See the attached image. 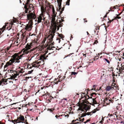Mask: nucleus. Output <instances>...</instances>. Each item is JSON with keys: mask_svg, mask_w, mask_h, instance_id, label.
<instances>
[{"mask_svg": "<svg viewBox=\"0 0 124 124\" xmlns=\"http://www.w3.org/2000/svg\"><path fill=\"white\" fill-rule=\"evenodd\" d=\"M21 53V52H19L18 53H15L11 56V59L9 61L7 62L6 65L4 66L5 68L7 67L8 66L12 65L13 63L15 62V63H18L20 61L19 59L25 56H24V54H22L20 55Z\"/></svg>", "mask_w": 124, "mask_h": 124, "instance_id": "nucleus-1", "label": "nucleus"}, {"mask_svg": "<svg viewBox=\"0 0 124 124\" xmlns=\"http://www.w3.org/2000/svg\"><path fill=\"white\" fill-rule=\"evenodd\" d=\"M55 30H53L51 32L50 34H49L48 36V38H49V41L47 45V49L49 50H52V51L51 52V53L54 52L55 50H59L60 49L62 48V47L58 48L57 49V48H55V47L53 46L54 45V42H53V38H54V36L55 35V30L56 29L53 27ZM51 53H49V54Z\"/></svg>", "mask_w": 124, "mask_h": 124, "instance_id": "nucleus-2", "label": "nucleus"}, {"mask_svg": "<svg viewBox=\"0 0 124 124\" xmlns=\"http://www.w3.org/2000/svg\"><path fill=\"white\" fill-rule=\"evenodd\" d=\"M42 4L43 3L42 2L39 3L40 6L41 7V13L37 17L38 19L37 23L41 22L42 20H43V22L45 20V18L44 17V14L46 11V8H44Z\"/></svg>", "mask_w": 124, "mask_h": 124, "instance_id": "nucleus-3", "label": "nucleus"}, {"mask_svg": "<svg viewBox=\"0 0 124 124\" xmlns=\"http://www.w3.org/2000/svg\"><path fill=\"white\" fill-rule=\"evenodd\" d=\"M16 70L17 71H14L13 70H11L10 72H11V74L10 75V79H14L17 76H20L22 75V74L24 72L23 69H22L19 67Z\"/></svg>", "mask_w": 124, "mask_h": 124, "instance_id": "nucleus-4", "label": "nucleus"}, {"mask_svg": "<svg viewBox=\"0 0 124 124\" xmlns=\"http://www.w3.org/2000/svg\"><path fill=\"white\" fill-rule=\"evenodd\" d=\"M89 103L88 101H83V102L79 104L78 106L79 108H78V110H81L82 111H84L85 112H86L90 108L91 106L88 105L85 103Z\"/></svg>", "mask_w": 124, "mask_h": 124, "instance_id": "nucleus-5", "label": "nucleus"}, {"mask_svg": "<svg viewBox=\"0 0 124 124\" xmlns=\"http://www.w3.org/2000/svg\"><path fill=\"white\" fill-rule=\"evenodd\" d=\"M56 14L57 13L56 12L54 13V14L53 13H52V19L51 21V25L53 27H54L55 29H56V28L57 27V30H58L59 29V27H58L59 23L57 22H56V21H55V17L56 16Z\"/></svg>", "mask_w": 124, "mask_h": 124, "instance_id": "nucleus-6", "label": "nucleus"}, {"mask_svg": "<svg viewBox=\"0 0 124 124\" xmlns=\"http://www.w3.org/2000/svg\"><path fill=\"white\" fill-rule=\"evenodd\" d=\"M27 19L29 20V22L33 23V20L34 19L36 18V15L35 13L29 12V13L27 15Z\"/></svg>", "mask_w": 124, "mask_h": 124, "instance_id": "nucleus-7", "label": "nucleus"}, {"mask_svg": "<svg viewBox=\"0 0 124 124\" xmlns=\"http://www.w3.org/2000/svg\"><path fill=\"white\" fill-rule=\"evenodd\" d=\"M32 46L30 43L29 44L28 43L26 45L25 48L23 49L24 51H23V54H24V55L25 54H28L29 52H31L32 51V50H30V49Z\"/></svg>", "mask_w": 124, "mask_h": 124, "instance_id": "nucleus-8", "label": "nucleus"}, {"mask_svg": "<svg viewBox=\"0 0 124 124\" xmlns=\"http://www.w3.org/2000/svg\"><path fill=\"white\" fill-rule=\"evenodd\" d=\"M13 23H14L13 22H11V23H6L5 25L2 28L0 29V34H1L4 31L6 26L7 25V24H9V27L8 26L7 27V29L8 30H9L12 28V26L13 24Z\"/></svg>", "mask_w": 124, "mask_h": 124, "instance_id": "nucleus-9", "label": "nucleus"}, {"mask_svg": "<svg viewBox=\"0 0 124 124\" xmlns=\"http://www.w3.org/2000/svg\"><path fill=\"white\" fill-rule=\"evenodd\" d=\"M47 6L48 7V9L46 12L47 15H48L49 16L50 15H49V12L50 11V9H52V13H55V11L54 9L53 6L52 5H51L49 3H48V5Z\"/></svg>", "mask_w": 124, "mask_h": 124, "instance_id": "nucleus-10", "label": "nucleus"}, {"mask_svg": "<svg viewBox=\"0 0 124 124\" xmlns=\"http://www.w3.org/2000/svg\"><path fill=\"white\" fill-rule=\"evenodd\" d=\"M28 33L26 31H25L24 33H23L21 36L22 41H26L27 39V36L28 35Z\"/></svg>", "mask_w": 124, "mask_h": 124, "instance_id": "nucleus-11", "label": "nucleus"}, {"mask_svg": "<svg viewBox=\"0 0 124 124\" xmlns=\"http://www.w3.org/2000/svg\"><path fill=\"white\" fill-rule=\"evenodd\" d=\"M33 24V23L29 22L28 24H27L25 26V29L26 31H30L31 30L32 28V26Z\"/></svg>", "mask_w": 124, "mask_h": 124, "instance_id": "nucleus-12", "label": "nucleus"}, {"mask_svg": "<svg viewBox=\"0 0 124 124\" xmlns=\"http://www.w3.org/2000/svg\"><path fill=\"white\" fill-rule=\"evenodd\" d=\"M104 101L107 104H110V102L113 103L114 102V100L111 98L107 97L104 100Z\"/></svg>", "mask_w": 124, "mask_h": 124, "instance_id": "nucleus-13", "label": "nucleus"}, {"mask_svg": "<svg viewBox=\"0 0 124 124\" xmlns=\"http://www.w3.org/2000/svg\"><path fill=\"white\" fill-rule=\"evenodd\" d=\"M70 0H68L66 2V3L65 4H64L63 5V8H61L60 10L59 9V11H60V14L59 15L61 14L62 13V11H63L64 9L65 6L66 5H68V6L70 5Z\"/></svg>", "mask_w": 124, "mask_h": 124, "instance_id": "nucleus-14", "label": "nucleus"}, {"mask_svg": "<svg viewBox=\"0 0 124 124\" xmlns=\"http://www.w3.org/2000/svg\"><path fill=\"white\" fill-rule=\"evenodd\" d=\"M18 122H16V123H20V122L23 123V122L22 121H24V118L23 116H22L21 115L19 117H18L17 118Z\"/></svg>", "mask_w": 124, "mask_h": 124, "instance_id": "nucleus-15", "label": "nucleus"}, {"mask_svg": "<svg viewBox=\"0 0 124 124\" xmlns=\"http://www.w3.org/2000/svg\"><path fill=\"white\" fill-rule=\"evenodd\" d=\"M114 86H113V85H112L111 86H107L106 87L105 89L107 91H109L111 90H112L114 89Z\"/></svg>", "mask_w": 124, "mask_h": 124, "instance_id": "nucleus-16", "label": "nucleus"}, {"mask_svg": "<svg viewBox=\"0 0 124 124\" xmlns=\"http://www.w3.org/2000/svg\"><path fill=\"white\" fill-rule=\"evenodd\" d=\"M8 80H5V79L3 78L0 81V85H6L7 84Z\"/></svg>", "mask_w": 124, "mask_h": 124, "instance_id": "nucleus-17", "label": "nucleus"}, {"mask_svg": "<svg viewBox=\"0 0 124 124\" xmlns=\"http://www.w3.org/2000/svg\"><path fill=\"white\" fill-rule=\"evenodd\" d=\"M121 67L120 68V67H119V74H120L122 73V72H124V65L123 64L122 66V64H121Z\"/></svg>", "mask_w": 124, "mask_h": 124, "instance_id": "nucleus-18", "label": "nucleus"}, {"mask_svg": "<svg viewBox=\"0 0 124 124\" xmlns=\"http://www.w3.org/2000/svg\"><path fill=\"white\" fill-rule=\"evenodd\" d=\"M56 93L55 92H53L52 93L51 95L52 98H53L54 99V98L56 99L58 98L57 97V95H56Z\"/></svg>", "mask_w": 124, "mask_h": 124, "instance_id": "nucleus-19", "label": "nucleus"}, {"mask_svg": "<svg viewBox=\"0 0 124 124\" xmlns=\"http://www.w3.org/2000/svg\"><path fill=\"white\" fill-rule=\"evenodd\" d=\"M40 62H34V63H33L32 64V66L33 67H39V65L38 64Z\"/></svg>", "mask_w": 124, "mask_h": 124, "instance_id": "nucleus-20", "label": "nucleus"}, {"mask_svg": "<svg viewBox=\"0 0 124 124\" xmlns=\"http://www.w3.org/2000/svg\"><path fill=\"white\" fill-rule=\"evenodd\" d=\"M46 53H45L42 55H41L40 56V60L43 61L44 60H45L46 59L47 56L46 57Z\"/></svg>", "mask_w": 124, "mask_h": 124, "instance_id": "nucleus-21", "label": "nucleus"}, {"mask_svg": "<svg viewBox=\"0 0 124 124\" xmlns=\"http://www.w3.org/2000/svg\"><path fill=\"white\" fill-rule=\"evenodd\" d=\"M62 1V0H57V2L58 5V8L60 10L61 8V4Z\"/></svg>", "mask_w": 124, "mask_h": 124, "instance_id": "nucleus-22", "label": "nucleus"}, {"mask_svg": "<svg viewBox=\"0 0 124 124\" xmlns=\"http://www.w3.org/2000/svg\"><path fill=\"white\" fill-rule=\"evenodd\" d=\"M93 100V103L92 104L90 103V105H94V104H96L97 103V102L96 100V98L92 99Z\"/></svg>", "mask_w": 124, "mask_h": 124, "instance_id": "nucleus-23", "label": "nucleus"}, {"mask_svg": "<svg viewBox=\"0 0 124 124\" xmlns=\"http://www.w3.org/2000/svg\"><path fill=\"white\" fill-rule=\"evenodd\" d=\"M54 83L55 84H57L59 82L58 78H55L54 81Z\"/></svg>", "mask_w": 124, "mask_h": 124, "instance_id": "nucleus-24", "label": "nucleus"}, {"mask_svg": "<svg viewBox=\"0 0 124 124\" xmlns=\"http://www.w3.org/2000/svg\"><path fill=\"white\" fill-rule=\"evenodd\" d=\"M37 43V42L34 40L32 41L30 43L32 46L35 45Z\"/></svg>", "mask_w": 124, "mask_h": 124, "instance_id": "nucleus-25", "label": "nucleus"}, {"mask_svg": "<svg viewBox=\"0 0 124 124\" xmlns=\"http://www.w3.org/2000/svg\"><path fill=\"white\" fill-rule=\"evenodd\" d=\"M24 7L25 9V10L24 11V12H23V13H27L28 12V9L27 8V6H26V5H25Z\"/></svg>", "mask_w": 124, "mask_h": 124, "instance_id": "nucleus-26", "label": "nucleus"}, {"mask_svg": "<svg viewBox=\"0 0 124 124\" xmlns=\"http://www.w3.org/2000/svg\"><path fill=\"white\" fill-rule=\"evenodd\" d=\"M84 97H85V101H87V100L88 99H89V98H92V97H90L89 95H87V97L85 96H84Z\"/></svg>", "mask_w": 124, "mask_h": 124, "instance_id": "nucleus-27", "label": "nucleus"}, {"mask_svg": "<svg viewBox=\"0 0 124 124\" xmlns=\"http://www.w3.org/2000/svg\"><path fill=\"white\" fill-rule=\"evenodd\" d=\"M78 73V72H71V73L70 75V76H72L73 75H76Z\"/></svg>", "mask_w": 124, "mask_h": 124, "instance_id": "nucleus-28", "label": "nucleus"}, {"mask_svg": "<svg viewBox=\"0 0 124 124\" xmlns=\"http://www.w3.org/2000/svg\"><path fill=\"white\" fill-rule=\"evenodd\" d=\"M86 113L85 112L84 113H83L81 114V115L80 116V117H84L86 115H87Z\"/></svg>", "mask_w": 124, "mask_h": 124, "instance_id": "nucleus-29", "label": "nucleus"}, {"mask_svg": "<svg viewBox=\"0 0 124 124\" xmlns=\"http://www.w3.org/2000/svg\"><path fill=\"white\" fill-rule=\"evenodd\" d=\"M8 50H7V49H6L5 50H4V51H5V53H6V56H8V57H9L10 56L8 55V54H7L8 53H7V52H8Z\"/></svg>", "mask_w": 124, "mask_h": 124, "instance_id": "nucleus-30", "label": "nucleus"}, {"mask_svg": "<svg viewBox=\"0 0 124 124\" xmlns=\"http://www.w3.org/2000/svg\"><path fill=\"white\" fill-rule=\"evenodd\" d=\"M76 121H77V120H72V123L71 124H78L79 123V122H77L75 123H74V122H76Z\"/></svg>", "mask_w": 124, "mask_h": 124, "instance_id": "nucleus-31", "label": "nucleus"}, {"mask_svg": "<svg viewBox=\"0 0 124 124\" xmlns=\"http://www.w3.org/2000/svg\"><path fill=\"white\" fill-rule=\"evenodd\" d=\"M58 78L59 82L61 81L62 80V77L59 76Z\"/></svg>", "mask_w": 124, "mask_h": 124, "instance_id": "nucleus-32", "label": "nucleus"}, {"mask_svg": "<svg viewBox=\"0 0 124 124\" xmlns=\"http://www.w3.org/2000/svg\"><path fill=\"white\" fill-rule=\"evenodd\" d=\"M58 36L62 39L63 38L64 36L62 34H59Z\"/></svg>", "mask_w": 124, "mask_h": 124, "instance_id": "nucleus-33", "label": "nucleus"}, {"mask_svg": "<svg viewBox=\"0 0 124 124\" xmlns=\"http://www.w3.org/2000/svg\"><path fill=\"white\" fill-rule=\"evenodd\" d=\"M93 113H92V111L90 112H87L86 113L87 115H91Z\"/></svg>", "mask_w": 124, "mask_h": 124, "instance_id": "nucleus-34", "label": "nucleus"}, {"mask_svg": "<svg viewBox=\"0 0 124 124\" xmlns=\"http://www.w3.org/2000/svg\"><path fill=\"white\" fill-rule=\"evenodd\" d=\"M99 58L98 56H96L95 57H94L93 58L94 61L98 59Z\"/></svg>", "mask_w": 124, "mask_h": 124, "instance_id": "nucleus-35", "label": "nucleus"}, {"mask_svg": "<svg viewBox=\"0 0 124 124\" xmlns=\"http://www.w3.org/2000/svg\"><path fill=\"white\" fill-rule=\"evenodd\" d=\"M81 117L79 118V121L80 122H83V121L84 120V118H83L82 119H81Z\"/></svg>", "mask_w": 124, "mask_h": 124, "instance_id": "nucleus-36", "label": "nucleus"}, {"mask_svg": "<svg viewBox=\"0 0 124 124\" xmlns=\"http://www.w3.org/2000/svg\"><path fill=\"white\" fill-rule=\"evenodd\" d=\"M54 110V108H52L51 109H49L48 110H49L51 112H53V111Z\"/></svg>", "mask_w": 124, "mask_h": 124, "instance_id": "nucleus-37", "label": "nucleus"}, {"mask_svg": "<svg viewBox=\"0 0 124 124\" xmlns=\"http://www.w3.org/2000/svg\"><path fill=\"white\" fill-rule=\"evenodd\" d=\"M121 18V17L119 16H116V17H115L114 18L115 20H116L117 19H119Z\"/></svg>", "mask_w": 124, "mask_h": 124, "instance_id": "nucleus-38", "label": "nucleus"}, {"mask_svg": "<svg viewBox=\"0 0 124 124\" xmlns=\"http://www.w3.org/2000/svg\"><path fill=\"white\" fill-rule=\"evenodd\" d=\"M104 60H105V61H106V62H107L108 64L110 63V62L107 59L104 58Z\"/></svg>", "mask_w": 124, "mask_h": 124, "instance_id": "nucleus-39", "label": "nucleus"}, {"mask_svg": "<svg viewBox=\"0 0 124 124\" xmlns=\"http://www.w3.org/2000/svg\"><path fill=\"white\" fill-rule=\"evenodd\" d=\"M33 71V70H31V71H29L28 72L27 74H26L27 75V74H30Z\"/></svg>", "mask_w": 124, "mask_h": 124, "instance_id": "nucleus-40", "label": "nucleus"}, {"mask_svg": "<svg viewBox=\"0 0 124 124\" xmlns=\"http://www.w3.org/2000/svg\"><path fill=\"white\" fill-rule=\"evenodd\" d=\"M13 121H14V124H16L15 123H16V122H18L17 119H15L14 120H13Z\"/></svg>", "mask_w": 124, "mask_h": 124, "instance_id": "nucleus-41", "label": "nucleus"}, {"mask_svg": "<svg viewBox=\"0 0 124 124\" xmlns=\"http://www.w3.org/2000/svg\"><path fill=\"white\" fill-rule=\"evenodd\" d=\"M120 6H118L117 5H116L115 6H114L115 8V9L116 8H118Z\"/></svg>", "mask_w": 124, "mask_h": 124, "instance_id": "nucleus-42", "label": "nucleus"}, {"mask_svg": "<svg viewBox=\"0 0 124 124\" xmlns=\"http://www.w3.org/2000/svg\"><path fill=\"white\" fill-rule=\"evenodd\" d=\"M6 100V101L7 102H8H8H10L11 101H12V100L10 99H7V100Z\"/></svg>", "mask_w": 124, "mask_h": 124, "instance_id": "nucleus-43", "label": "nucleus"}, {"mask_svg": "<svg viewBox=\"0 0 124 124\" xmlns=\"http://www.w3.org/2000/svg\"><path fill=\"white\" fill-rule=\"evenodd\" d=\"M10 78H8L7 79H5V80H8V81H7V84H8L9 83H10V81H9V80H10Z\"/></svg>", "mask_w": 124, "mask_h": 124, "instance_id": "nucleus-44", "label": "nucleus"}, {"mask_svg": "<svg viewBox=\"0 0 124 124\" xmlns=\"http://www.w3.org/2000/svg\"><path fill=\"white\" fill-rule=\"evenodd\" d=\"M30 0H27V2L26 3V4H28L30 3Z\"/></svg>", "mask_w": 124, "mask_h": 124, "instance_id": "nucleus-45", "label": "nucleus"}, {"mask_svg": "<svg viewBox=\"0 0 124 124\" xmlns=\"http://www.w3.org/2000/svg\"><path fill=\"white\" fill-rule=\"evenodd\" d=\"M109 13V12H107L106 13V15H105V16H104V17H103V18H105L107 17V15Z\"/></svg>", "mask_w": 124, "mask_h": 124, "instance_id": "nucleus-46", "label": "nucleus"}, {"mask_svg": "<svg viewBox=\"0 0 124 124\" xmlns=\"http://www.w3.org/2000/svg\"><path fill=\"white\" fill-rule=\"evenodd\" d=\"M113 86H114V89H116V88L118 87V85L117 84H116V86H115L114 85H113Z\"/></svg>", "mask_w": 124, "mask_h": 124, "instance_id": "nucleus-47", "label": "nucleus"}, {"mask_svg": "<svg viewBox=\"0 0 124 124\" xmlns=\"http://www.w3.org/2000/svg\"><path fill=\"white\" fill-rule=\"evenodd\" d=\"M96 111H97L95 109H94L93 110L92 112L93 113H95L96 112Z\"/></svg>", "mask_w": 124, "mask_h": 124, "instance_id": "nucleus-48", "label": "nucleus"}, {"mask_svg": "<svg viewBox=\"0 0 124 124\" xmlns=\"http://www.w3.org/2000/svg\"><path fill=\"white\" fill-rule=\"evenodd\" d=\"M17 21V20L16 19H14L13 20V22L14 23H16Z\"/></svg>", "mask_w": 124, "mask_h": 124, "instance_id": "nucleus-49", "label": "nucleus"}, {"mask_svg": "<svg viewBox=\"0 0 124 124\" xmlns=\"http://www.w3.org/2000/svg\"><path fill=\"white\" fill-rule=\"evenodd\" d=\"M64 21V20L63 19H61V21H60V20L59 21V22L60 23L62 24V22H63Z\"/></svg>", "mask_w": 124, "mask_h": 124, "instance_id": "nucleus-50", "label": "nucleus"}, {"mask_svg": "<svg viewBox=\"0 0 124 124\" xmlns=\"http://www.w3.org/2000/svg\"><path fill=\"white\" fill-rule=\"evenodd\" d=\"M113 83H112V85H116V84H115V83H114V82H115V80H113Z\"/></svg>", "mask_w": 124, "mask_h": 124, "instance_id": "nucleus-51", "label": "nucleus"}, {"mask_svg": "<svg viewBox=\"0 0 124 124\" xmlns=\"http://www.w3.org/2000/svg\"><path fill=\"white\" fill-rule=\"evenodd\" d=\"M98 42L97 41V40H96L95 41V42H94L93 44H97L98 43Z\"/></svg>", "mask_w": 124, "mask_h": 124, "instance_id": "nucleus-52", "label": "nucleus"}, {"mask_svg": "<svg viewBox=\"0 0 124 124\" xmlns=\"http://www.w3.org/2000/svg\"><path fill=\"white\" fill-rule=\"evenodd\" d=\"M94 94H95V95H96V94L95 93H93L91 94V96H93Z\"/></svg>", "mask_w": 124, "mask_h": 124, "instance_id": "nucleus-53", "label": "nucleus"}, {"mask_svg": "<svg viewBox=\"0 0 124 124\" xmlns=\"http://www.w3.org/2000/svg\"><path fill=\"white\" fill-rule=\"evenodd\" d=\"M31 77H26L25 78V79L26 80H27L29 79L30 78H31Z\"/></svg>", "mask_w": 124, "mask_h": 124, "instance_id": "nucleus-54", "label": "nucleus"}, {"mask_svg": "<svg viewBox=\"0 0 124 124\" xmlns=\"http://www.w3.org/2000/svg\"><path fill=\"white\" fill-rule=\"evenodd\" d=\"M96 86L97 85H93V89H94V90H95V89L96 90V89H95L96 87Z\"/></svg>", "mask_w": 124, "mask_h": 124, "instance_id": "nucleus-55", "label": "nucleus"}, {"mask_svg": "<svg viewBox=\"0 0 124 124\" xmlns=\"http://www.w3.org/2000/svg\"><path fill=\"white\" fill-rule=\"evenodd\" d=\"M3 64V63H0V68H1L2 67Z\"/></svg>", "mask_w": 124, "mask_h": 124, "instance_id": "nucleus-56", "label": "nucleus"}, {"mask_svg": "<svg viewBox=\"0 0 124 124\" xmlns=\"http://www.w3.org/2000/svg\"><path fill=\"white\" fill-rule=\"evenodd\" d=\"M110 9H115V8H114V7H110Z\"/></svg>", "mask_w": 124, "mask_h": 124, "instance_id": "nucleus-57", "label": "nucleus"}, {"mask_svg": "<svg viewBox=\"0 0 124 124\" xmlns=\"http://www.w3.org/2000/svg\"><path fill=\"white\" fill-rule=\"evenodd\" d=\"M110 9V10H108V12H109H109L110 11H114V10H113L112 9Z\"/></svg>", "mask_w": 124, "mask_h": 124, "instance_id": "nucleus-58", "label": "nucleus"}, {"mask_svg": "<svg viewBox=\"0 0 124 124\" xmlns=\"http://www.w3.org/2000/svg\"><path fill=\"white\" fill-rule=\"evenodd\" d=\"M111 22V20H109V21L108 22V24H110Z\"/></svg>", "mask_w": 124, "mask_h": 124, "instance_id": "nucleus-59", "label": "nucleus"}, {"mask_svg": "<svg viewBox=\"0 0 124 124\" xmlns=\"http://www.w3.org/2000/svg\"><path fill=\"white\" fill-rule=\"evenodd\" d=\"M116 115L115 114H114L113 115L111 114V115H110L109 114L108 115V116L110 115V117L111 116H113V115Z\"/></svg>", "mask_w": 124, "mask_h": 124, "instance_id": "nucleus-60", "label": "nucleus"}, {"mask_svg": "<svg viewBox=\"0 0 124 124\" xmlns=\"http://www.w3.org/2000/svg\"><path fill=\"white\" fill-rule=\"evenodd\" d=\"M96 111H98L99 110V108H96L95 109Z\"/></svg>", "mask_w": 124, "mask_h": 124, "instance_id": "nucleus-61", "label": "nucleus"}, {"mask_svg": "<svg viewBox=\"0 0 124 124\" xmlns=\"http://www.w3.org/2000/svg\"><path fill=\"white\" fill-rule=\"evenodd\" d=\"M86 33H87V34L88 36V37H89L90 35V34L88 33V31H87Z\"/></svg>", "mask_w": 124, "mask_h": 124, "instance_id": "nucleus-62", "label": "nucleus"}, {"mask_svg": "<svg viewBox=\"0 0 124 124\" xmlns=\"http://www.w3.org/2000/svg\"><path fill=\"white\" fill-rule=\"evenodd\" d=\"M31 33H28L29 34L27 36V39L29 37L30 35H31Z\"/></svg>", "mask_w": 124, "mask_h": 124, "instance_id": "nucleus-63", "label": "nucleus"}, {"mask_svg": "<svg viewBox=\"0 0 124 124\" xmlns=\"http://www.w3.org/2000/svg\"><path fill=\"white\" fill-rule=\"evenodd\" d=\"M60 116H58L57 115H56L55 116V117L56 118H58Z\"/></svg>", "mask_w": 124, "mask_h": 124, "instance_id": "nucleus-64", "label": "nucleus"}]
</instances>
